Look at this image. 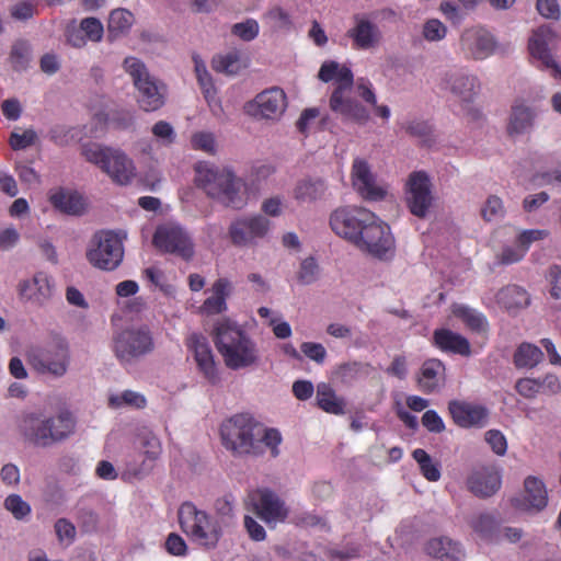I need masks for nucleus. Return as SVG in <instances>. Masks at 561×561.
<instances>
[{
  "label": "nucleus",
  "instance_id": "f257e3e1",
  "mask_svg": "<svg viewBox=\"0 0 561 561\" xmlns=\"http://www.w3.org/2000/svg\"><path fill=\"white\" fill-rule=\"evenodd\" d=\"M214 333L215 345L228 368L236 370L257 363L254 342L234 322L227 319L218 321Z\"/></svg>",
  "mask_w": 561,
  "mask_h": 561
},
{
  "label": "nucleus",
  "instance_id": "f03ea898",
  "mask_svg": "<svg viewBox=\"0 0 561 561\" xmlns=\"http://www.w3.org/2000/svg\"><path fill=\"white\" fill-rule=\"evenodd\" d=\"M72 412L60 410L55 415L31 414L24 417L21 431L27 442L36 447H50L69 438L76 431Z\"/></svg>",
  "mask_w": 561,
  "mask_h": 561
},
{
  "label": "nucleus",
  "instance_id": "7ed1b4c3",
  "mask_svg": "<svg viewBox=\"0 0 561 561\" xmlns=\"http://www.w3.org/2000/svg\"><path fill=\"white\" fill-rule=\"evenodd\" d=\"M195 171V182L207 196L226 207L241 208L244 205L245 201L241 192L243 182L231 169L201 163Z\"/></svg>",
  "mask_w": 561,
  "mask_h": 561
},
{
  "label": "nucleus",
  "instance_id": "20e7f679",
  "mask_svg": "<svg viewBox=\"0 0 561 561\" xmlns=\"http://www.w3.org/2000/svg\"><path fill=\"white\" fill-rule=\"evenodd\" d=\"M82 156L118 185H128L136 176L134 161L121 149L90 144L82 148Z\"/></svg>",
  "mask_w": 561,
  "mask_h": 561
},
{
  "label": "nucleus",
  "instance_id": "39448f33",
  "mask_svg": "<svg viewBox=\"0 0 561 561\" xmlns=\"http://www.w3.org/2000/svg\"><path fill=\"white\" fill-rule=\"evenodd\" d=\"M224 446L234 455L256 454L261 425L247 414H237L222 423Z\"/></svg>",
  "mask_w": 561,
  "mask_h": 561
},
{
  "label": "nucleus",
  "instance_id": "423d86ee",
  "mask_svg": "<svg viewBox=\"0 0 561 561\" xmlns=\"http://www.w3.org/2000/svg\"><path fill=\"white\" fill-rule=\"evenodd\" d=\"M70 360L69 344L61 336L54 337L46 346L33 347L27 352V362L36 373L55 378L67 374Z\"/></svg>",
  "mask_w": 561,
  "mask_h": 561
},
{
  "label": "nucleus",
  "instance_id": "0eeeda50",
  "mask_svg": "<svg viewBox=\"0 0 561 561\" xmlns=\"http://www.w3.org/2000/svg\"><path fill=\"white\" fill-rule=\"evenodd\" d=\"M181 529L199 545L215 548L221 537L220 527L214 524L211 516L198 510L192 502H184L178 511Z\"/></svg>",
  "mask_w": 561,
  "mask_h": 561
},
{
  "label": "nucleus",
  "instance_id": "6e6552de",
  "mask_svg": "<svg viewBox=\"0 0 561 561\" xmlns=\"http://www.w3.org/2000/svg\"><path fill=\"white\" fill-rule=\"evenodd\" d=\"M123 257V241L117 233L102 230L93 234L87 251V259L91 265L103 271H114Z\"/></svg>",
  "mask_w": 561,
  "mask_h": 561
},
{
  "label": "nucleus",
  "instance_id": "1a4fd4ad",
  "mask_svg": "<svg viewBox=\"0 0 561 561\" xmlns=\"http://www.w3.org/2000/svg\"><path fill=\"white\" fill-rule=\"evenodd\" d=\"M335 79L339 84L331 94L330 108L345 121L365 125L370 118L369 112L360 103L345 95L346 91L353 87L351 69L340 65Z\"/></svg>",
  "mask_w": 561,
  "mask_h": 561
},
{
  "label": "nucleus",
  "instance_id": "9d476101",
  "mask_svg": "<svg viewBox=\"0 0 561 561\" xmlns=\"http://www.w3.org/2000/svg\"><path fill=\"white\" fill-rule=\"evenodd\" d=\"M124 66L139 91L140 107L146 112L159 110L164 104V85L152 78L145 65L136 58H126Z\"/></svg>",
  "mask_w": 561,
  "mask_h": 561
},
{
  "label": "nucleus",
  "instance_id": "9b49d317",
  "mask_svg": "<svg viewBox=\"0 0 561 561\" xmlns=\"http://www.w3.org/2000/svg\"><path fill=\"white\" fill-rule=\"evenodd\" d=\"M359 250L378 260H389L394 255V238L390 227L375 214L368 220L355 244Z\"/></svg>",
  "mask_w": 561,
  "mask_h": 561
},
{
  "label": "nucleus",
  "instance_id": "f8f14e48",
  "mask_svg": "<svg viewBox=\"0 0 561 561\" xmlns=\"http://www.w3.org/2000/svg\"><path fill=\"white\" fill-rule=\"evenodd\" d=\"M154 350L151 332L147 328L127 329L114 339L116 357L124 363L135 362Z\"/></svg>",
  "mask_w": 561,
  "mask_h": 561
},
{
  "label": "nucleus",
  "instance_id": "ddd939ff",
  "mask_svg": "<svg viewBox=\"0 0 561 561\" xmlns=\"http://www.w3.org/2000/svg\"><path fill=\"white\" fill-rule=\"evenodd\" d=\"M405 204L410 213L421 219L427 217L433 204L432 183L424 171H414L407 181Z\"/></svg>",
  "mask_w": 561,
  "mask_h": 561
},
{
  "label": "nucleus",
  "instance_id": "4468645a",
  "mask_svg": "<svg viewBox=\"0 0 561 561\" xmlns=\"http://www.w3.org/2000/svg\"><path fill=\"white\" fill-rule=\"evenodd\" d=\"M374 219V213L362 207H343L334 210L330 216V226L340 237L356 244L364 226Z\"/></svg>",
  "mask_w": 561,
  "mask_h": 561
},
{
  "label": "nucleus",
  "instance_id": "2eb2a0df",
  "mask_svg": "<svg viewBox=\"0 0 561 561\" xmlns=\"http://www.w3.org/2000/svg\"><path fill=\"white\" fill-rule=\"evenodd\" d=\"M152 243L164 252L191 261L194 256V243L190 234L180 226L163 225L157 228Z\"/></svg>",
  "mask_w": 561,
  "mask_h": 561
},
{
  "label": "nucleus",
  "instance_id": "dca6fc26",
  "mask_svg": "<svg viewBox=\"0 0 561 561\" xmlns=\"http://www.w3.org/2000/svg\"><path fill=\"white\" fill-rule=\"evenodd\" d=\"M459 45L467 58L478 61L491 57L500 47L494 34L480 25L466 28L460 35Z\"/></svg>",
  "mask_w": 561,
  "mask_h": 561
},
{
  "label": "nucleus",
  "instance_id": "f3484780",
  "mask_svg": "<svg viewBox=\"0 0 561 561\" xmlns=\"http://www.w3.org/2000/svg\"><path fill=\"white\" fill-rule=\"evenodd\" d=\"M270 226V219L263 215L240 217L231 222L229 236L236 247H252L267 234Z\"/></svg>",
  "mask_w": 561,
  "mask_h": 561
},
{
  "label": "nucleus",
  "instance_id": "a211bd4d",
  "mask_svg": "<svg viewBox=\"0 0 561 561\" xmlns=\"http://www.w3.org/2000/svg\"><path fill=\"white\" fill-rule=\"evenodd\" d=\"M253 512L266 524H277L286 519L288 510L280 497L271 489L254 490L248 495Z\"/></svg>",
  "mask_w": 561,
  "mask_h": 561
},
{
  "label": "nucleus",
  "instance_id": "6ab92c4d",
  "mask_svg": "<svg viewBox=\"0 0 561 561\" xmlns=\"http://www.w3.org/2000/svg\"><path fill=\"white\" fill-rule=\"evenodd\" d=\"M287 106L286 94L279 88L259 93L254 102L248 105V113L265 119H277Z\"/></svg>",
  "mask_w": 561,
  "mask_h": 561
},
{
  "label": "nucleus",
  "instance_id": "aec40b11",
  "mask_svg": "<svg viewBox=\"0 0 561 561\" xmlns=\"http://www.w3.org/2000/svg\"><path fill=\"white\" fill-rule=\"evenodd\" d=\"M353 185L358 194L368 201H379L386 191L376 183L368 163L363 159H355L352 169Z\"/></svg>",
  "mask_w": 561,
  "mask_h": 561
},
{
  "label": "nucleus",
  "instance_id": "412c9836",
  "mask_svg": "<svg viewBox=\"0 0 561 561\" xmlns=\"http://www.w3.org/2000/svg\"><path fill=\"white\" fill-rule=\"evenodd\" d=\"M538 114L537 106L528 104L525 100H516L512 105L506 127L508 136L515 137L530 133Z\"/></svg>",
  "mask_w": 561,
  "mask_h": 561
},
{
  "label": "nucleus",
  "instance_id": "4be33fe9",
  "mask_svg": "<svg viewBox=\"0 0 561 561\" xmlns=\"http://www.w3.org/2000/svg\"><path fill=\"white\" fill-rule=\"evenodd\" d=\"M188 346L194 353L199 371L211 385H216L219 381V375L207 339L203 335L192 334L188 339Z\"/></svg>",
  "mask_w": 561,
  "mask_h": 561
},
{
  "label": "nucleus",
  "instance_id": "5701e85b",
  "mask_svg": "<svg viewBox=\"0 0 561 561\" xmlns=\"http://www.w3.org/2000/svg\"><path fill=\"white\" fill-rule=\"evenodd\" d=\"M448 410L454 422L460 427H482L488 421L489 412L481 405L451 401Z\"/></svg>",
  "mask_w": 561,
  "mask_h": 561
},
{
  "label": "nucleus",
  "instance_id": "b1692460",
  "mask_svg": "<svg viewBox=\"0 0 561 561\" xmlns=\"http://www.w3.org/2000/svg\"><path fill=\"white\" fill-rule=\"evenodd\" d=\"M468 488L477 496L489 497L501 486V474L494 466L481 467L468 478Z\"/></svg>",
  "mask_w": 561,
  "mask_h": 561
},
{
  "label": "nucleus",
  "instance_id": "393cba45",
  "mask_svg": "<svg viewBox=\"0 0 561 561\" xmlns=\"http://www.w3.org/2000/svg\"><path fill=\"white\" fill-rule=\"evenodd\" d=\"M553 38V33L549 26L538 27L529 38L528 48L531 56L541 61V64L553 72H561L557 61L549 49V44Z\"/></svg>",
  "mask_w": 561,
  "mask_h": 561
},
{
  "label": "nucleus",
  "instance_id": "a878e982",
  "mask_svg": "<svg viewBox=\"0 0 561 561\" xmlns=\"http://www.w3.org/2000/svg\"><path fill=\"white\" fill-rule=\"evenodd\" d=\"M21 297L34 306H45L53 296V285L44 273H37L31 280H26L20 288Z\"/></svg>",
  "mask_w": 561,
  "mask_h": 561
},
{
  "label": "nucleus",
  "instance_id": "bb28decb",
  "mask_svg": "<svg viewBox=\"0 0 561 561\" xmlns=\"http://www.w3.org/2000/svg\"><path fill=\"white\" fill-rule=\"evenodd\" d=\"M524 485L525 495L523 499H514V506L525 511L534 510L536 512L545 508L548 501V494L542 481L535 477H528L526 478Z\"/></svg>",
  "mask_w": 561,
  "mask_h": 561
},
{
  "label": "nucleus",
  "instance_id": "cd10ccee",
  "mask_svg": "<svg viewBox=\"0 0 561 561\" xmlns=\"http://www.w3.org/2000/svg\"><path fill=\"white\" fill-rule=\"evenodd\" d=\"M445 81L451 93L460 98L462 102L471 103L480 90V82L473 75L463 72H447Z\"/></svg>",
  "mask_w": 561,
  "mask_h": 561
},
{
  "label": "nucleus",
  "instance_id": "c85d7f7f",
  "mask_svg": "<svg viewBox=\"0 0 561 561\" xmlns=\"http://www.w3.org/2000/svg\"><path fill=\"white\" fill-rule=\"evenodd\" d=\"M445 370L446 368L442 360L436 358L425 360L417 377V385L421 390L426 393L437 390L445 381Z\"/></svg>",
  "mask_w": 561,
  "mask_h": 561
},
{
  "label": "nucleus",
  "instance_id": "c756f323",
  "mask_svg": "<svg viewBox=\"0 0 561 561\" xmlns=\"http://www.w3.org/2000/svg\"><path fill=\"white\" fill-rule=\"evenodd\" d=\"M328 184L324 179L307 176L299 180L294 190V197L301 204H311L324 198Z\"/></svg>",
  "mask_w": 561,
  "mask_h": 561
},
{
  "label": "nucleus",
  "instance_id": "7c9ffc66",
  "mask_svg": "<svg viewBox=\"0 0 561 561\" xmlns=\"http://www.w3.org/2000/svg\"><path fill=\"white\" fill-rule=\"evenodd\" d=\"M426 551L437 561H461L465 557L461 545L445 536L431 539Z\"/></svg>",
  "mask_w": 561,
  "mask_h": 561
},
{
  "label": "nucleus",
  "instance_id": "2f4dec72",
  "mask_svg": "<svg viewBox=\"0 0 561 561\" xmlns=\"http://www.w3.org/2000/svg\"><path fill=\"white\" fill-rule=\"evenodd\" d=\"M350 37L359 49H370L379 45L381 32L379 27L368 20H358L355 27L348 31Z\"/></svg>",
  "mask_w": 561,
  "mask_h": 561
},
{
  "label": "nucleus",
  "instance_id": "473e14b6",
  "mask_svg": "<svg viewBox=\"0 0 561 561\" xmlns=\"http://www.w3.org/2000/svg\"><path fill=\"white\" fill-rule=\"evenodd\" d=\"M213 296L202 305L201 310L207 314H218L227 309L226 299L232 291V284L227 278H218L211 286Z\"/></svg>",
  "mask_w": 561,
  "mask_h": 561
},
{
  "label": "nucleus",
  "instance_id": "72a5a7b5",
  "mask_svg": "<svg viewBox=\"0 0 561 561\" xmlns=\"http://www.w3.org/2000/svg\"><path fill=\"white\" fill-rule=\"evenodd\" d=\"M435 345L444 352L469 356L471 354L469 341L448 329H438L434 332Z\"/></svg>",
  "mask_w": 561,
  "mask_h": 561
},
{
  "label": "nucleus",
  "instance_id": "f704fd0d",
  "mask_svg": "<svg viewBox=\"0 0 561 561\" xmlns=\"http://www.w3.org/2000/svg\"><path fill=\"white\" fill-rule=\"evenodd\" d=\"M496 301L508 312H514L526 308L530 299L525 289L516 285H510L496 294Z\"/></svg>",
  "mask_w": 561,
  "mask_h": 561
},
{
  "label": "nucleus",
  "instance_id": "c9c22d12",
  "mask_svg": "<svg viewBox=\"0 0 561 561\" xmlns=\"http://www.w3.org/2000/svg\"><path fill=\"white\" fill-rule=\"evenodd\" d=\"M317 401L325 412L333 414L344 413V400L339 398L329 383L321 382L317 386Z\"/></svg>",
  "mask_w": 561,
  "mask_h": 561
},
{
  "label": "nucleus",
  "instance_id": "e433bc0d",
  "mask_svg": "<svg viewBox=\"0 0 561 561\" xmlns=\"http://www.w3.org/2000/svg\"><path fill=\"white\" fill-rule=\"evenodd\" d=\"M50 203L55 208L68 215H80L83 211V199L77 193L57 192L50 196Z\"/></svg>",
  "mask_w": 561,
  "mask_h": 561
},
{
  "label": "nucleus",
  "instance_id": "4c0bfd02",
  "mask_svg": "<svg viewBox=\"0 0 561 561\" xmlns=\"http://www.w3.org/2000/svg\"><path fill=\"white\" fill-rule=\"evenodd\" d=\"M513 359L517 368L530 369L543 359V353L534 344L522 343L515 351Z\"/></svg>",
  "mask_w": 561,
  "mask_h": 561
},
{
  "label": "nucleus",
  "instance_id": "58836bf2",
  "mask_svg": "<svg viewBox=\"0 0 561 561\" xmlns=\"http://www.w3.org/2000/svg\"><path fill=\"white\" fill-rule=\"evenodd\" d=\"M453 313L461 319L471 331L477 333L486 332L488 321L485 317L477 310L467 306L457 305L453 308Z\"/></svg>",
  "mask_w": 561,
  "mask_h": 561
},
{
  "label": "nucleus",
  "instance_id": "ea45409f",
  "mask_svg": "<svg viewBox=\"0 0 561 561\" xmlns=\"http://www.w3.org/2000/svg\"><path fill=\"white\" fill-rule=\"evenodd\" d=\"M134 23V15L126 9H115L111 12L107 32L111 39H115L122 34L128 32Z\"/></svg>",
  "mask_w": 561,
  "mask_h": 561
},
{
  "label": "nucleus",
  "instance_id": "a19ab883",
  "mask_svg": "<svg viewBox=\"0 0 561 561\" xmlns=\"http://www.w3.org/2000/svg\"><path fill=\"white\" fill-rule=\"evenodd\" d=\"M32 60V47L26 41H16L10 50L9 61L14 71L21 72L28 68Z\"/></svg>",
  "mask_w": 561,
  "mask_h": 561
},
{
  "label": "nucleus",
  "instance_id": "79ce46f5",
  "mask_svg": "<svg viewBox=\"0 0 561 561\" xmlns=\"http://www.w3.org/2000/svg\"><path fill=\"white\" fill-rule=\"evenodd\" d=\"M234 500L231 494L218 497L214 503V510L216 519H213L214 524H217L222 531V527H228L234 519Z\"/></svg>",
  "mask_w": 561,
  "mask_h": 561
},
{
  "label": "nucleus",
  "instance_id": "37998d69",
  "mask_svg": "<svg viewBox=\"0 0 561 561\" xmlns=\"http://www.w3.org/2000/svg\"><path fill=\"white\" fill-rule=\"evenodd\" d=\"M403 129L411 137L417 138L423 146L431 147L435 142L434 129L426 121H409L404 123Z\"/></svg>",
  "mask_w": 561,
  "mask_h": 561
},
{
  "label": "nucleus",
  "instance_id": "c03bdc74",
  "mask_svg": "<svg viewBox=\"0 0 561 561\" xmlns=\"http://www.w3.org/2000/svg\"><path fill=\"white\" fill-rule=\"evenodd\" d=\"M211 67L217 72H222L228 76L237 75L243 67L240 58V53L232 50L226 55H217L211 60Z\"/></svg>",
  "mask_w": 561,
  "mask_h": 561
},
{
  "label": "nucleus",
  "instance_id": "a18cd8bd",
  "mask_svg": "<svg viewBox=\"0 0 561 561\" xmlns=\"http://www.w3.org/2000/svg\"><path fill=\"white\" fill-rule=\"evenodd\" d=\"M321 274V268L314 256L304 259L296 272V280L302 286L314 284Z\"/></svg>",
  "mask_w": 561,
  "mask_h": 561
},
{
  "label": "nucleus",
  "instance_id": "49530a36",
  "mask_svg": "<svg viewBox=\"0 0 561 561\" xmlns=\"http://www.w3.org/2000/svg\"><path fill=\"white\" fill-rule=\"evenodd\" d=\"M413 458L419 463L422 474L432 482L438 481L440 471L438 466L433 462L432 457L421 448L413 451Z\"/></svg>",
  "mask_w": 561,
  "mask_h": 561
},
{
  "label": "nucleus",
  "instance_id": "de8ad7c7",
  "mask_svg": "<svg viewBox=\"0 0 561 561\" xmlns=\"http://www.w3.org/2000/svg\"><path fill=\"white\" fill-rule=\"evenodd\" d=\"M505 208L503 201L497 195H490L481 208V216L485 221H491L497 217H503Z\"/></svg>",
  "mask_w": 561,
  "mask_h": 561
},
{
  "label": "nucleus",
  "instance_id": "09e8293b",
  "mask_svg": "<svg viewBox=\"0 0 561 561\" xmlns=\"http://www.w3.org/2000/svg\"><path fill=\"white\" fill-rule=\"evenodd\" d=\"M231 33L244 42L253 41L259 34V23L253 19H248L244 22L236 23Z\"/></svg>",
  "mask_w": 561,
  "mask_h": 561
},
{
  "label": "nucleus",
  "instance_id": "8fccbe9b",
  "mask_svg": "<svg viewBox=\"0 0 561 561\" xmlns=\"http://www.w3.org/2000/svg\"><path fill=\"white\" fill-rule=\"evenodd\" d=\"M4 506L16 519L24 518L31 512L30 505L18 494L9 495L4 501Z\"/></svg>",
  "mask_w": 561,
  "mask_h": 561
},
{
  "label": "nucleus",
  "instance_id": "3c124183",
  "mask_svg": "<svg viewBox=\"0 0 561 561\" xmlns=\"http://www.w3.org/2000/svg\"><path fill=\"white\" fill-rule=\"evenodd\" d=\"M423 36L428 42H438L445 38L447 27L437 19L425 22L423 26Z\"/></svg>",
  "mask_w": 561,
  "mask_h": 561
},
{
  "label": "nucleus",
  "instance_id": "603ef678",
  "mask_svg": "<svg viewBox=\"0 0 561 561\" xmlns=\"http://www.w3.org/2000/svg\"><path fill=\"white\" fill-rule=\"evenodd\" d=\"M139 444L145 449V455L151 459H158L161 453V445L158 437L151 432H145L139 436Z\"/></svg>",
  "mask_w": 561,
  "mask_h": 561
},
{
  "label": "nucleus",
  "instance_id": "864d4df0",
  "mask_svg": "<svg viewBox=\"0 0 561 561\" xmlns=\"http://www.w3.org/2000/svg\"><path fill=\"white\" fill-rule=\"evenodd\" d=\"M156 460L157 459L146 457L140 463L135 461L129 462L127 465L125 476L134 479H142L153 470Z\"/></svg>",
  "mask_w": 561,
  "mask_h": 561
},
{
  "label": "nucleus",
  "instance_id": "5fc2aeb1",
  "mask_svg": "<svg viewBox=\"0 0 561 561\" xmlns=\"http://www.w3.org/2000/svg\"><path fill=\"white\" fill-rule=\"evenodd\" d=\"M515 389L524 398L533 399L541 392L540 379L520 378L516 381Z\"/></svg>",
  "mask_w": 561,
  "mask_h": 561
},
{
  "label": "nucleus",
  "instance_id": "6e6d98bb",
  "mask_svg": "<svg viewBox=\"0 0 561 561\" xmlns=\"http://www.w3.org/2000/svg\"><path fill=\"white\" fill-rule=\"evenodd\" d=\"M110 403L114 407H118L124 403L135 408H142L146 404V399L138 392L126 390L122 396L111 397Z\"/></svg>",
  "mask_w": 561,
  "mask_h": 561
},
{
  "label": "nucleus",
  "instance_id": "4d7b16f0",
  "mask_svg": "<svg viewBox=\"0 0 561 561\" xmlns=\"http://www.w3.org/2000/svg\"><path fill=\"white\" fill-rule=\"evenodd\" d=\"M78 523L82 531L93 533L99 526V515L91 508H80L78 512Z\"/></svg>",
  "mask_w": 561,
  "mask_h": 561
},
{
  "label": "nucleus",
  "instance_id": "13d9d810",
  "mask_svg": "<svg viewBox=\"0 0 561 561\" xmlns=\"http://www.w3.org/2000/svg\"><path fill=\"white\" fill-rule=\"evenodd\" d=\"M36 139H37L36 133L33 129H26L22 134L13 131L10 135L9 142L13 150H22V149H25V148L34 145Z\"/></svg>",
  "mask_w": 561,
  "mask_h": 561
},
{
  "label": "nucleus",
  "instance_id": "bf43d9fd",
  "mask_svg": "<svg viewBox=\"0 0 561 561\" xmlns=\"http://www.w3.org/2000/svg\"><path fill=\"white\" fill-rule=\"evenodd\" d=\"M280 434L278 431L271 428L265 430L261 426V434L257 439L256 453L261 448V444L264 443L266 446L272 448V455L275 457L278 455L277 445L280 443Z\"/></svg>",
  "mask_w": 561,
  "mask_h": 561
},
{
  "label": "nucleus",
  "instance_id": "052dcab7",
  "mask_svg": "<svg viewBox=\"0 0 561 561\" xmlns=\"http://www.w3.org/2000/svg\"><path fill=\"white\" fill-rule=\"evenodd\" d=\"M55 531L59 541L72 542L77 531L75 525L67 518H59L55 523Z\"/></svg>",
  "mask_w": 561,
  "mask_h": 561
},
{
  "label": "nucleus",
  "instance_id": "680f3d73",
  "mask_svg": "<svg viewBox=\"0 0 561 561\" xmlns=\"http://www.w3.org/2000/svg\"><path fill=\"white\" fill-rule=\"evenodd\" d=\"M485 442L490 445L492 450L499 455H505L507 450V442L505 436L497 430H490L485 433Z\"/></svg>",
  "mask_w": 561,
  "mask_h": 561
},
{
  "label": "nucleus",
  "instance_id": "e2e57ef3",
  "mask_svg": "<svg viewBox=\"0 0 561 561\" xmlns=\"http://www.w3.org/2000/svg\"><path fill=\"white\" fill-rule=\"evenodd\" d=\"M152 134L164 145H171L175 139V131L170 123L159 121L152 127Z\"/></svg>",
  "mask_w": 561,
  "mask_h": 561
},
{
  "label": "nucleus",
  "instance_id": "0e129e2a",
  "mask_svg": "<svg viewBox=\"0 0 561 561\" xmlns=\"http://www.w3.org/2000/svg\"><path fill=\"white\" fill-rule=\"evenodd\" d=\"M300 350L308 358L318 364H322L327 357V351L320 343L304 342L300 345Z\"/></svg>",
  "mask_w": 561,
  "mask_h": 561
},
{
  "label": "nucleus",
  "instance_id": "69168bd1",
  "mask_svg": "<svg viewBox=\"0 0 561 561\" xmlns=\"http://www.w3.org/2000/svg\"><path fill=\"white\" fill-rule=\"evenodd\" d=\"M81 30L85 33V35L94 42L101 39L103 34V25L95 18H85L81 21Z\"/></svg>",
  "mask_w": 561,
  "mask_h": 561
},
{
  "label": "nucleus",
  "instance_id": "338daca9",
  "mask_svg": "<svg viewBox=\"0 0 561 561\" xmlns=\"http://www.w3.org/2000/svg\"><path fill=\"white\" fill-rule=\"evenodd\" d=\"M547 236H548L547 230H541V229L525 230L518 236L517 244H518V247H520L524 250V252H526L528 250L529 245L534 241L542 240Z\"/></svg>",
  "mask_w": 561,
  "mask_h": 561
},
{
  "label": "nucleus",
  "instance_id": "774afa93",
  "mask_svg": "<svg viewBox=\"0 0 561 561\" xmlns=\"http://www.w3.org/2000/svg\"><path fill=\"white\" fill-rule=\"evenodd\" d=\"M364 368V364L360 362H347L341 364L336 369V375L343 381L354 379Z\"/></svg>",
  "mask_w": 561,
  "mask_h": 561
}]
</instances>
